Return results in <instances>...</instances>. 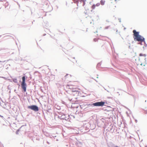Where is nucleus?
Here are the masks:
<instances>
[{
  "label": "nucleus",
  "mask_w": 147,
  "mask_h": 147,
  "mask_svg": "<svg viewBox=\"0 0 147 147\" xmlns=\"http://www.w3.org/2000/svg\"><path fill=\"white\" fill-rule=\"evenodd\" d=\"M146 54L143 53H141L139 55V59H135V63L137 65H143L142 62H145L146 61ZM144 66V64H143Z\"/></svg>",
  "instance_id": "f257e3e1"
},
{
  "label": "nucleus",
  "mask_w": 147,
  "mask_h": 147,
  "mask_svg": "<svg viewBox=\"0 0 147 147\" xmlns=\"http://www.w3.org/2000/svg\"><path fill=\"white\" fill-rule=\"evenodd\" d=\"M133 32L134 33V38L135 40H136L138 41L141 42L144 41V38L139 34V32H136L135 30H133Z\"/></svg>",
  "instance_id": "f03ea898"
},
{
  "label": "nucleus",
  "mask_w": 147,
  "mask_h": 147,
  "mask_svg": "<svg viewBox=\"0 0 147 147\" xmlns=\"http://www.w3.org/2000/svg\"><path fill=\"white\" fill-rule=\"evenodd\" d=\"M22 81L21 84V87L24 92L26 91L27 85L25 83V77L23 76L22 78Z\"/></svg>",
  "instance_id": "7ed1b4c3"
},
{
  "label": "nucleus",
  "mask_w": 147,
  "mask_h": 147,
  "mask_svg": "<svg viewBox=\"0 0 147 147\" xmlns=\"http://www.w3.org/2000/svg\"><path fill=\"white\" fill-rule=\"evenodd\" d=\"M105 102H97L93 104V105L94 106H101L104 105Z\"/></svg>",
  "instance_id": "20e7f679"
},
{
  "label": "nucleus",
  "mask_w": 147,
  "mask_h": 147,
  "mask_svg": "<svg viewBox=\"0 0 147 147\" xmlns=\"http://www.w3.org/2000/svg\"><path fill=\"white\" fill-rule=\"evenodd\" d=\"M28 108L35 111H37L39 110L38 107L36 105L28 106Z\"/></svg>",
  "instance_id": "39448f33"
},
{
  "label": "nucleus",
  "mask_w": 147,
  "mask_h": 147,
  "mask_svg": "<svg viewBox=\"0 0 147 147\" xmlns=\"http://www.w3.org/2000/svg\"><path fill=\"white\" fill-rule=\"evenodd\" d=\"M78 1H80L81 3L83 2V6H84L85 5V2L86 1V0H78Z\"/></svg>",
  "instance_id": "423d86ee"
},
{
  "label": "nucleus",
  "mask_w": 147,
  "mask_h": 147,
  "mask_svg": "<svg viewBox=\"0 0 147 147\" xmlns=\"http://www.w3.org/2000/svg\"><path fill=\"white\" fill-rule=\"evenodd\" d=\"M71 77V75L69 74H67L66 76H65V78L66 79H69V78H69Z\"/></svg>",
  "instance_id": "0eeeda50"
},
{
  "label": "nucleus",
  "mask_w": 147,
  "mask_h": 147,
  "mask_svg": "<svg viewBox=\"0 0 147 147\" xmlns=\"http://www.w3.org/2000/svg\"><path fill=\"white\" fill-rule=\"evenodd\" d=\"M105 1L104 0H101L100 1V4L102 5H104L105 3Z\"/></svg>",
  "instance_id": "6e6552de"
},
{
  "label": "nucleus",
  "mask_w": 147,
  "mask_h": 147,
  "mask_svg": "<svg viewBox=\"0 0 147 147\" xmlns=\"http://www.w3.org/2000/svg\"><path fill=\"white\" fill-rule=\"evenodd\" d=\"M3 2L2 1H0V9L2 7V5H3Z\"/></svg>",
  "instance_id": "1a4fd4ad"
},
{
  "label": "nucleus",
  "mask_w": 147,
  "mask_h": 147,
  "mask_svg": "<svg viewBox=\"0 0 147 147\" xmlns=\"http://www.w3.org/2000/svg\"><path fill=\"white\" fill-rule=\"evenodd\" d=\"M96 7V5H95L94 4V5H93L91 7V8H92V10H93V9H95Z\"/></svg>",
  "instance_id": "9d476101"
},
{
  "label": "nucleus",
  "mask_w": 147,
  "mask_h": 147,
  "mask_svg": "<svg viewBox=\"0 0 147 147\" xmlns=\"http://www.w3.org/2000/svg\"><path fill=\"white\" fill-rule=\"evenodd\" d=\"M96 5V6H99L100 5V4L99 3H97L96 4V5Z\"/></svg>",
  "instance_id": "9b49d317"
},
{
  "label": "nucleus",
  "mask_w": 147,
  "mask_h": 147,
  "mask_svg": "<svg viewBox=\"0 0 147 147\" xmlns=\"http://www.w3.org/2000/svg\"><path fill=\"white\" fill-rule=\"evenodd\" d=\"M20 130L19 129L16 132V134H18V132Z\"/></svg>",
  "instance_id": "f8f14e48"
},
{
  "label": "nucleus",
  "mask_w": 147,
  "mask_h": 147,
  "mask_svg": "<svg viewBox=\"0 0 147 147\" xmlns=\"http://www.w3.org/2000/svg\"><path fill=\"white\" fill-rule=\"evenodd\" d=\"M72 91L73 92H78V91L76 90H72Z\"/></svg>",
  "instance_id": "ddd939ff"
},
{
  "label": "nucleus",
  "mask_w": 147,
  "mask_h": 147,
  "mask_svg": "<svg viewBox=\"0 0 147 147\" xmlns=\"http://www.w3.org/2000/svg\"><path fill=\"white\" fill-rule=\"evenodd\" d=\"M94 41L95 42H96V41H97L98 40H97V39H96V38H94Z\"/></svg>",
  "instance_id": "4468645a"
},
{
  "label": "nucleus",
  "mask_w": 147,
  "mask_h": 147,
  "mask_svg": "<svg viewBox=\"0 0 147 147\" xmlns=\"http://www.w3.org/2000/svg\"><path fill=\"white\" fill-rule=\"evenodd\" d=\"M73 1H74L75 3H76L77 2V0H73Z\"/></svg>",
  "instance_id": "2eb2a0df"
},
{
  "label": "nucleus",
  "mask_w": 147,
  "mask_h": 147,
  "mask_svg": "<svg viewBox=\"0 0 147 147\" xmlns=\"http://www.w3.org/2000/svg\"><path fill=\"white\" fill-rule=\"evenodd\" d=\"M101 42H102V46L104 45V44L103 43V42L102 41H101Z\"/></svg>",
  "instance_id": "dca6fc26"
},
{
  "label": "nucleus",
  "mask_w": 147,
  "mask_h": 147,
  "mask_svg": "<svg viewBox=\"0 0 147 147\" xmlns=\"http://www.w3.org/2000/svg\"><path fill=\"white\" fill-rule=\"evenodd\" d=\"M2 117V118H3V117L2 116H1L0 117Z\"/></svg>",
  "instance_id": "f3484780"
},
{
  "label": "nucleus",
  "mask_w": 147,
  "mask_h": 147,
  "mask_svg": "<svg viewBox=\"0 0 147 147\" xmlns=\"http://www.w3.org/2000/svg\"><path fill=\"white\" fill-rule=\"evenodd\" d=\"M86 9V10H89V9Z\"/></svg>",
  "instance_id": "a211bd4d"
},
{
  "label": "nucleus",
  "mask_w": 147,
  "mask_h": 147,
  "mask_svg": "<svg viewBox=\"0 0 147 147\" xmlns=\"http://www.w3.org/2000/svg\"><path fill=\"white\" fill-rule=\"evenodd\" d=\"M1 115H0V117H1Z\"/></svg>",
  "instance_id": "6ab92c4d"
}]
</instances>
